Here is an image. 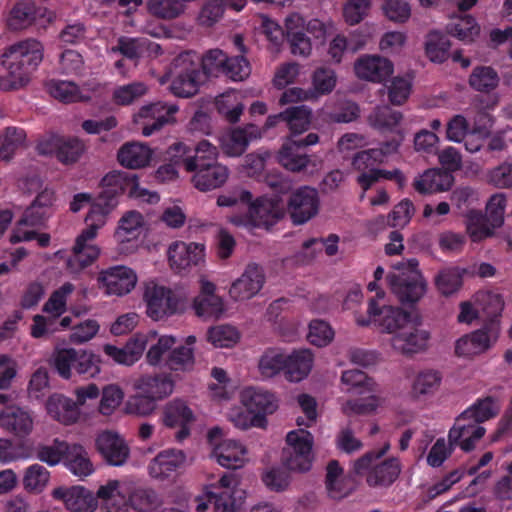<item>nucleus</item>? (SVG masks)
<instances>
[{"label": "nucleus", "instance_id": "obj_1", "mask_svg": "<svg viewBox=\"0 0 512 512\" xmlns=\"http://www.w3.org/2000/svg\"><path fill=\"white\" fill-rule=\"evenodd\" d=\"M43 59V46L36 39L11 45L2 55L1 63L7 75L0 78V88L12 90L26 85L29 75Z\"/></svg>", "mask_w": 512, "mask_h": 512}, {"label": "nucleus", "instance_id": "obj_2", "mask_svg": "<svg viewBox=\"0 0 512 512\" xmlns=\"http://www.w3.org/2000/svg\"><path fill=\"white\" fill-rule=\"evenodd\" d=\"M218 149L206 140L200 141L194 148V156L183 159V167L193 172L192 183L199 191H210L225 184L229 170L218 161Z\"/></svg>", "mask_w": 512, "mask_h": 512}, {"label": "nucleus", "instance_id": "obj_3", "mask_svg": "<svg viewBox=\"0 0 512 512\" xmlns=\"http://www.w3.org/2000/svg\"><path fill=\"white\" fill-rule=\"evenodd\" d=\"M386 443L378 452H367L353 463V473L356 476H366V482L370 487H389L399 477L401 464L397 458H389L377 462L389 449Z\"/></svg>", "mask_w": 512, "mask_h": 512}, {"label": "nucleus", "instance_id": "obj_4", "mask_svg": "<svg viewBox=\"0 0 512 512\" xmlns=\"http://www.w3.org/2000/svg\"><path fill=\"white\" fill-rule=\"evenodd\" d=\"M397 272L386 277L392 293L401 303L417 302L426 292V282L418 270V261L409 259L394 266Z\"/></svg>", "mask_w": 512, "mask_h": 512}, {"label": "nucleus", "instance_id": "obj_5", "mask_svg": "<svg viewBox=\"0 0 512 512\" xmlns=\"http://www.w3.org/2000/svg\"><path fill=\"white\" fill-rule=\"evenodd\" d=\"M199 57L193 52H183L171 63L174 75L170 91L177 97L189 98L196 95L200 85Z\"/></svg>", "mask_w": 512, "mask_h": 512}, {"label": "nucleus", "instance_id": "obj_6", "mask_svg": "<svg viewBox=\"0 0 512 512\" xmlns=\"http://www.w3.org/2000/svg\"><path fill=\"white\" fill-rule=\"evenodd\" d=\"M143 299L146 304V314L155 321L179 312L183 302L181 295L154 282L146 284Z\"/></svg>", "mask_w": 512, "mask_h": 512}, {"label": "nucleus", "instance_id": "obj_7", "mask_svg": "<svg viewBox=\"0 0 512 512\" xmlns=\"http://www.w3.org/2000/svg\"><path fill=\"white\" fill-rule=\"evenodd\" d=\"M76 400L72 401L62 396H53L47 402V408L50 413H54V417L66 424L73 423L77 420L79 412L78 406H83L87 400H93L100 395L99 387L90 383L85 386L77 387L74 391Z\"/></svg>", "mask_w": 512, "mask_h": 512}, {"label": "nucleus", "instance_id": "obj_8", "mask_svg": "<svg viewBox=\"0 0 512 512\" xmlns=\"http://www.w3.org/2000/svg\"><path fill=\"white\" fill-rule=\"evenodd\" d=\"M86 225L76 238L73 253L66 261L67 270L72 274H78L90 266L100 254L99 247L93 243L100 227H94L92 223Z\"/></svg>", "mask_w": 512, "mask_h": 512}, {"label": "nucleus", "instance_id": "obj_9", "mask_svg": "<svg viewBox=\"0 0 512 512\" xmlns=\"http://www.w3.org/2000/svg\"><path fill=\"white\" fill-rule=\"evenodd\" d=\"M95 448L103 460L112 466H123L130 457L128 443L113 430L101 431L95 438Z\"/></svg>", "mask_w": 512, "mask_h": 512}, {"label": "nucleus", "instance_id": "obj_10", "mask_svg": "<svg viewBox=\"0 0 512 512\" xmlns=\"http://www.w3.org/2000/svg\"><path fill=\"white\" fill-rule=\"evenodd\" d=\"M178 110L176 105L163 104L161 102L152 103L143 106L134 116V122L137 124L144 136H150L161 130L164 125L172 121V115Z\"/></svg>", "mask_w": 512, "mask_h": 512}, {"label": "nucleus", "instance_id": "obj_11", "mask_svg": "<svg viewBox=\"0 0 512 512\" xmlns=\"http://www.w3.org/2000/svg\"><path fill=\"white\" fill-rule=\"evenodd\" d=\"M287 208L294 224L307 222L318 213L317 190L309 186L300 187L290 195Z\"/></svg>", "mask_w": 512, "mask_h": 512}, {"label": "nucleus", "instance_id": "obj_12", "mask_svg": "<svg viewBox=\"0 0 512 512\" xmlns=\"http://www.w3.org/2000/svg\"><path fill=\"white\" fill-rule=\"evenodd\" d=\"M263 267L256 263L248 264L243 273L229 289L230 297L235 301H246L256 296L265 283Z\"/></svg>", "mask_w": 512, "mask_h": 512}, {"label": "nucleus", "instance_id": "obj_13", "mask_svg": "<svg viewBox=\"0 0 512 512\" xmlns=\"http://www.w3.org/2000/svg\"><path fill=\"white\" fill-rule=\"evenodd\" d=\"M97 280L106 294L123 296L134 289L137 275L126 266H114L101 271Z\"/></svg>", "mask_w": 512, "mask_h": 512}, {"label": "nucleus", "instance_id": "obj_14", "mask_svg": "<svg viewBox=\"0 0 512 512\" xmlns=\"http://www.w3.org/2000/svg\"><path fill=\"white\" fill-rule=\"evenodd\" d=\"M204 245L194 242L177 241L170 245L168 257L170 266L177 272L190 271L204 262Z\"/></svg>", "mask_w": 512, "mask_h": 512}, {"label": "nucleus", "instance_id": "obj_15", "mask_svg": "<svg viewBox=\"0 0 512 512\" xmlns=\"http://www.w3.org/2000/svg\"><path fill=\"white\" fill-rule=\"evenodd\" d=\"M429 333L418 327L415 322L402 327L395 336H392L390 343L392 348L405 356H412L424 351L428 346Z\"/></svg>", "mask_w": 512, "mask_h": 512}, {"label": "nucleus", "instance_id": "obj_16", "mask_svg": "<svg viewBox=\"0 0 512 512\" xmlns=\"http://www.w3.org/2000/svg\"><path fill=\"white\" fill-rule=\"evenodd\" d=\"M353 471L346 475L337 460H331L326 466L325 492L329 499L340 501L348 497L355 489Z\"/></svg>", "mask_w": 512, "mask_h": 512}, {"label": "nucleus", "instance_id": "obj_17", "mask_svg": "<svg viewBox=\"0 0 512 512\" xmlns=\"http://www.w3.org/2000/svg\"><path fill=\"white\" fill-rule=\"evenodd\" d=\"M262 133L258 126L247 124L244 127L230 129L224 132L220 138V148L223 153L230 157L242 155L249 143L261 138Z\"/></svg>", "mask_w": 512, "mask_h": 512}, {"label": "nucleus", "instance_id": "obj_18", "mask_svg": "<svg viewBox=\"0 0 512 512\" xmlns=\"http://www.w3.org/2000/svg\"><path fill=\"white\" fill-rule=\"evenodd\" d=\"M461 413L448 434L450 446H460L465 452L475 448V442L483 437L485 428Z\"/></svg>", "mask_w": 512, "mask_h": 512}, {"label": "nucleus", "instance_id": "obj_19", "mask_svg": "<svg viewBox=\"0 0 512 512\" xmlns=\"http://www.w3.org/2000/svg\"><path fill=\"white\" fill-rule=\"evenodd\" d=\"M44 18L46 22H52L55 14L46 8L37 7L33 1L23 0L12 8L7 24L12 30H22Z\"/></svg>", "mask_w": 512, "mask_h": 512}, {"label": "nucleus", "instance_id": "obj_20", "mask_svg": "<svg viewBox=\"0 0 512 512\" xmlns=\"http://www.w3.org/2000/svg\"><path fill=\"white\" fill-rule=\"evenodd\" d=\"M85 146L83 142L76 138H63L52 136L47 141L41 142L37 146V150L42 155L56 153L58 160L64 164L76 162Z\"/></svg>", "mask_w": 512, "mask_h": 512}, {"label": "nucleus", "instance_id": "obj_21", "mask_svg": "<svg viewBox=\"0 0 512 512\" xmlns=\"http://www.w3.org/2000/svg\"><path fill=\"white\" fill-rule=\"evenodd\" d=\"M52 495L55 499L63 501L71 512H94L98 506L93 492L83 486L58 487L53 490Z\"/></svg>", "mask_w": 512, "mask_h": 512}, {"label": "nucleus", "instance_id": "obj_22", "mask_svg": "<svg viewBox=\"0 0 512 512\" xmlns=\"http://www.w3.org/2000/svg\"><path fill=\"white\" fill-rule=\"evenodd\" d=\"M163 421L168 427H179L175 438L183 441L190 435V425L195 421V416L183 400L175 399L165 405Z\"/></svg>", "mask_w": 512, "mask_h": 512}, {"label": "nucleus", "instance_id": "obj_23", "mask_svg": "<svg viewBox=\"0 0 512 512\" xmlns=\"http://www.w3.org/2000/svg\"><path fill=\"white\" fill-rule=\"evenodd\" d=\"M354 71L359 79L380 83L393 73V64L381 56L364 55L355 61Z\"/></svg>", "mask_w": 512, "mask_h": 512}, {"label": "nucleus", "instance_id": "obj_24", "mask_svg": "<svg viewBox=\"0 0 512 512\" xmlns=\"http://www.w3.org/2000/svg\"><path fill=\"white\" fill-rule=\"evenodd\" d=\"M368 312L370 315H380L379 325L392 336H395L398 331L402 330V327L412 322L411 315L408 312L393 306H384L379 309L374 299H371L369 303Z\"/></svg>", "mask_w": 512, "mask_h": 512}, {"label": "nucleus", "instance_id": "obj_25", "mask_svg": "<svg viewBox=\"0 0 512 512\" xmlns=\"http://www.w3.org/2000/svg\"><path fill=\"white\" fill-rule=\"evenodd\" d=\"M276 159L282 167L294 173L304 171L311 162L309 155L302 151L291 136L284 140L276 154Z\"/></svg>", "mask_w": 512, "mask_h": 512}, {"label": "nucleus", "instance_id": "obj_26", "mask_svg": "<svg viewBox=\"0 0 512 512\" xmlns=\"http://www.w3.org/2000/svg\"><path fill=\"white\" fill-rule=\"evenodd\" d=\"M247 449L239 442L224 439L215 444L212 455L216 461L227 469L242 468L246 462Z\"/></svg>", "mask_w": 512, "mask_h": 512}, {"label": "nucleus", "instance_id": "obj_27", "mask_svg": "<svg viewBox=\"0 0 512 512\" xmlns=\"http://www.w3.org/2000/svg\"><path fill=\"white\" fill-rule=\"evenodd\" d=\"M101 184L107 191L114 192L116 195L119 192L128 191L130 196L141 198L146 194V191L139 187L138 177L136 174L126 171H111L107 173Z\"/></svg>", "mask_w": 512, "mask_h": 512}, {"label": "nucleus", "instance_id": "obj_28", "mask_svg": "<svg viewBox=\"0 0 512 512\" xmlns=\"http://www.w3.org/2000/svg\"><path fill=\"white\" fill-rule=\"evenodd\" d=\"M186 462V455L182 450H165L160 452L149 465V474L156 479H165L171 476Z\"/></svg>", "mask_w": 512, "mask_h": 512}, {"label": "nucleus", "instance_id": "obj_29", "mask_svg": "<svg viewBox=\"0 0 512 512\" xmlns=\"http://www.w3.org/2000/svg\"><path fill=\"white\" fill-rule=\"evenodd\" d=\"M133 386L156 401L169 396L173 391V382L165 374L142 375L134 380Z\"/></svg>", "mask_w": 512, "mask_h": 512}, {"label": "nucleus", "instance_id": "obj_30", "mask_svg": "<svg viewBox=\"0 0 512 512\" xmlns=\"http://www.w3.org/2000/svg\"><path fill=\"white\" fill-rule=\"evenodd\" d=\"M241 402L258 417L260 414H272L278 407L271 392L255 387H247L241 392Z\"/></svg>", "mask_w": 512, "mask_h": 512}, {"label": "nucleus", "instance_id": "obj_31", "mask_svg": "<svg viewBox=\"0 0 512 512\" xmlns=\"http://www.w3.org/2000/svg\"><path fill=\"white\" fill-rule=\"evenodd\" d=\"M453 182L454 177L450 172L441 169H430L415 179L413 186L421 194H433L449 190Z\"/></svg>", "mask_w": 512, "mask_h": 512}, {"label": "nucleus", "instance_id": "obj_32", "mask_svg": "<svg viewBox=\"0 0 512 512\" xmlns=\"http://www.w3.org/2000/svg\"><path fill=\"white\" fill-rule=\"evenodd\" d=\"M0 426L16 435H28L33 429V420L28 412L9 406L0 412Z\"/></svg>", "mask_w": 512, "mask_h": 512}, {"label": "nucleus", "instance_id": "obj_33", "mask_svg": "<svg viewBox=\"0 0 512 512\" xmlns=\"http://www.w3.org/2000/svg\"><path fill=\"white\" fill-rule=\"evenodd\" d=\"M248 222L254 227H266L273 225L280 217V209L277 202L271 199H258L249 206Z\"/></svg>", "mask_w": 512, "mask_h": 512}, {"label": "nucleus", "instance_id": "obj_34", "mask_svg": "<svg viewBox=\"0 0 512 512\" xmlns=\"http://www.w3.org/2000/svg\"><path fill=\"white\" fill-rule=\"evenodd\" d=\"M152 156L151 149L138 142L124 144L118 151L119 163L129 169H138L149 164Z\"/></svg>", "mask_w": 512, "mask_h": 512}, {"label": "nucleus", "instance_id": "obj_35", "mask_svg": "<svg viewBox=\"0 0 512 512\" xmlns=\"http://www.w3.org/2000/svg\"><path fill=\"white\" fill-rule=\"evenodd\" d=\"M286 357L284 372L289 381L299 382L311 371L313 355L309 350H295L291 354L286 353Z\"/></svg>", "mask_w": 512, "mask_h": 512}, {"label": "nucleus", "instance_id": "obj_36", "mask_svg": "<svg viewBox=\"0 0 512 512\" xmlns=\"http://www.w3.org/2000/svg\"><path fill=\"white\" fill-rule=\"evenodd\" d=\"M278 117H282V122L286 123L291 136H293L302 134L310 128L313 113L308 106L299 105L278 113Z\"/></svg>", "mask_w": 512, "mask_h": 512}, {"label": "nucleus", "instance_id": "obj_37", "mask_svg": "<svg viewBox=\"0 0 512 512\" xmlns=\"http://www.w3.org/2000/svg\"><path fill=\"white\" fill-rule=\"evenodd\" d=\"M286 352L278 347H270L263 351L258 359V372L265 379H271L284 371Z\"/></svg>", "mask_w": 512, "mask_h": 512}, {"label": "nucleus", "instance_id": "obj_38", "mask_svg": "<svg viewBox=\"0 0 512 512\" xmlns=\"http://www.w3.org/2000/svg\"><path fill=\"white\" fill-rule=\"evenodd\" d=\"M64 459L67 468L77 477H87L94 471L88 452L80 444H69Z\"/></svg>", "mask_w": 512, "mask_h": 512}, {"label": "nucleus", "instance_id": "obj_39", "mask_svg": "<svg viewBox=\"0 0 512 512\" xmlns=\"http://www.w3.org/2000/svg\"><path fill=\"white\" fill-rule=\"evenodd\" d=\"M117 204V195L114 192L104 190L92 203L85 222L94 224V227L104 226L107 215Z\"/></svg>", "mask_w": 512, "mask_h": 512}, {"label": "nucleus", "instance_id": "obj_40", "mask_svg": "<svg viewBox=\"0 0 512 512\" xmlns=\"http://www.w3.org/2000/svg\"><path fill=\"white\" fill-rule=\"evenodd\" d=\"M490 347V337L483 330L465 335L456 342L458 356L472 357L485 352Z\"/></svg>", "mask_w": 512, "mask_h": 512}, {"label": "nucleus", "instance_id": "obj_41", "mask_svg": "<svg viewBox=\"0 0 512 512\" xmlns=\"http://www.w3.org/2000/svg\"><path fill=\"white\" fill-rule=\"evenodd\" d=\"M145 49L155 54L161 53V47L158 44L138 38L121 37L118 39L117 46L112 47L113 52L118 51L129 59L139 58Z\"/></svg>", "mask_w": 512, "mask_h": 512}, {"label": "nucleus", "instance_id": "obj_42", "mask_svg": "<svg viewBox=\"0 0 512 512\" xmlns=\"http://www.w3.org/2000/svg\"><path fill=\"white\" fill-rule=\"evenodd\" d=\"M26 133L19 127H7L0 135V162H9L16 150L24 145Z\"/></svg>", "mask_w": 512, "mask_h": 512}, {"label": "nucleus", "instance_id": "obj_43", "mask_svg": "<svg viewBox=\"0 0 512 512\" xmlns=\"http://www.w3.org/2000/svg\"><path fill=\"white\" fill-rule=\"evenodd\" d=\"M146 9L156 18L172 20L185 12L186 5L181 0H146Z\"/></svg>", "mask_w": 512, "mask_h": 512}, {"label": "nucleus", "instance_id": "obj_44", "mask_svg": "<svg viewBox=\"0 0 512 512\" xmlns=\"http://www.w3.org/2000/svg\"><path fill=\"white\" fill-rule=\"evenodd\" d=\"M403 115L388 106L376 107L367 117L370 126L378 130H392L402 121Z\"/></svg>", "mask_w": 512, "mask_h": 512}, {"label": "nucleus", "instance_id": "obj_45", "mask_svg": "<svg viewBox=\"0 0 512 512\" xmlns=\"http://www.w3.org/2000/svg\"><path fill=\"white\" fill-rule=\"evenodd\" d=\"M491 224L481 212L470 210L466 216V231L473 242H479L493 235Z\"/></svg>", "mask_w": 512, "mask_h": 512}, {"label": "nucleus", "instance_id": "obj_46", "mask_svg": "<svg viewBox=\"0 0 512 512\" xmlns=\"http://www.w3.org/2000/svg\"><path fill=\"white\" fill-rule=\"evenodd\" d=\"M216 108L228 122L236 123L244 110L243 104L239 100V94L229 91L216 99Z\"/></svg>", "mask_w": 512, "mask_h": 512}, {"label": "nucleus", "instance_id": "obj_47", "mask_svg": "<svg viewBox=\"0 0 512 512\" xmlns=\"http://www.w3.org/2000/svg\"><path fill=\"white\" fill-rule=\"evenodd\" d=\"M441 374L435 370L420 371L412 383V394L422 397L435 393L441 384Z\"/></svg>", "mask_w": 512, "mask_h": 512}, {"label": "nucleus", "instance_id": "obj_48", "mask_svg": "<svg viewBox=\"0 0 512 512\" xmlns=\"http://www.w3.org/2000/svg\"><path fill=\"white\" fill-rule=\"evenodd\" d=\"M69 443L54 439L51 444H38L35 447L36 458L48 464L55 466L65 458Z\"/></svg>", "mask_w": 512, "mask_h": 512}, {"label": "nucleus", "instance_id": "obj_49", "mask_svg": "<svg viewBox=\"0 0 512 512\" xmlns=\"http://www.w3.org/2000/svg\"><path fill=\"white\" fill-rule=\"evenodd\" d=\"M50 472L40 464H33L24 471L22 483L26 491L40 493L47 486Z\"/></svg>", "mask_w": 512, "mask_h": 512}, {"label": "nucleus", "instance_id": "obj_50", "mask_svg": "<svg viewBox=\"0 0 512 512\" xmlns=\"http://www.w3.org/2000/svg\"><path fill=\"white\" fill-rule=\"evenodd\" d=\"M435 285L440 294L450 296L462 286V271L458 267L444 268L435 277Z\"/></svg>", "mask_w": 512, "mask_h": 512}, {"label": "nucleus", "instance_id": "obj_51", "mask_svg": "<svg viewBox=\"0 0 512 512\" xmlns=\"http://www.w3.org/2000/svg\"><path fill=\"white\" fill-rule=\"evenodd\" d=\"M339 241V237L335 234L329 235L326 239H310L303 243L304 251L301 253L303 262L312 261L317 251H321L323 248L328 256H333L338 251L337 243Z\"/></svg>", "mask_w": 512, "mask_h": 512}, {"label": "nucleus", "instance_id": "obj_52", "mask_svg": "<svg viewBox=\"0 0 512 512\" xmlns=\"http://www.w3.org/2000/svg\"><path fill=\"white\" fill-rule=\"evenodd\" d=\"M193 307L196 315L204 320H217L224 312V304L219 296L196 297Z\"/></svg>", "mask_w": 512, "mask_h": 512}, {"label": "nucleus", "instance_id": "obj_53", "mask_svg": "<svg viewBox=\"0 0 512 512\" xmlns=\"http://www.w3.org/2000/svg\"><path fill=\"white\" fill-rule=\"evenodd\" d=\"M500 411V407L495 398L488 396L478 400L473 406L466 409L464 416L469 417L474 422L482 423L495 417Z\"/></svg>", "mask_w": 512, "mask_h": 512}, {"label": "nucleus", "instance_id": "obj_54", "mask_svg": "<svg viewBox=\"0 0 512 512\" xmlns=\"http://www.w3.org/2000/svg\"><path fill=\"white\" fill-rule=\"evenodd\" d=\"M227 6V0L206 1L197 16L198 24L206 28L214 26L223 18Z\"/></svg>", "mask_w": 512, "mask_h": 512}, {"label": "nucleus", "instance_id": "obj_55", "mask_svg": "<svg viewBox=\"0 0 512 512\" xmlns=\"http://www.w3.org/2000/svg\"><path fill=\"white\" fill-rule=\"evenodd\" d=\"M143 225V217L137 211H127L119 220L116 237L120 242L130 241L136 237L137 231Z\"/></svg>", "mask_w": 512, "mask_h": 512}, {"label": "nucleus", "instance_id": "obj_56", "mask_svg": "<svg viewBox=\"0 0 512 512\" xmlns=\"http://www.w3.org/2000/svg\"><path fill=\"white\" fill-rule=\"evenodd\" d=\"M469 83L477 91L489 92L498 86L499 76L491 67H476L469 77Z\"/></svg>", "mask_w": 512, "mask_h": 512}, {"label": "nucleus", "instance_id": "obj_57", "mask_svg": "<svg viewBox=\"0 0 512 512\" xmlns=\"http://www.w3.org/2000/svg\"><path fill=\"white\" fill-rule=\"evenodd\" d=\"M48 90L52 97L64 103L84 100L79 87L71 81H50Z\"/></svg>", "mask_w": 512, "mask_h": 512}, {"label": "nucleus", "instance_id": "obj_58", "mask_svg": "<svg viewBox=\"0 0 512 512\" xmlns=\"http://www.w3.org/2000/svg\"><path fill=\"white\" fill-rule=\"evenodd\" d=\"M450 41L438 32L428 35L426 42V54L433 62L442 63L449 57Z\"/></svg>", "mask_w": 512, "mask_h": 512}, {"label": "nucleus", "instance_id": "obj_59", "mask_svg": "<svg viewBox=\"0 0 512 512\" xmlns=\"http://www.w3.org/2000/svg\"><path fill=\"white\" fill-rule=\"evenodd\" d=\"M261 477L265 486L274 492L285 491L290 484V474L283 467H269L263 471Z\"/></svg>", "mask_w": 512, "mask_h": 512}, {"label": "nucleus", "instance_id": "obj_60", "mask_svg": "<svg viewBox=\"0 0 512 512\" xmlns=\"http://www.w3.org/2000/svg\"><path fill=\"white\" fill-rule=\"evenodd\" d=\"M78 350L74 348L58 349L53 353V364L58 374L64 379L72 377V368L75 369Z\"/></svg>", "mask_w": 512, "mask_h": 512}, {"label": "nucleus", "instance_id": "obj_61", "mask_svg": "<svg viewBox=\"0 0 512 512\" xmlns=\"http://www.w3.org/2000/svg\"><path fill=\"white\" fill-rule=\"evenodd\" d=\"M343 384L349 386V390H353L359 394L365 391H374L376 383L373 379L366 376L364 372L358 369L344 371L341 377Z\"/></svg>", "mask_w": 512, "mask_h": 512}, {"label": "nucleus", "instance_id": "obj_62", "mask_svg": "<svg viewBox=\"0 0 512 512\" xmlns=\"http://www.w3.org/2000/svg\"><path fill=\"white\" fill-rule=\"evenodd\" d=\"M372 0H346L343 6V17L347 24L356 25L369 14Z\"/></svg>", "mask_w": 512, "mask_h": 512}, {"label": "nucleus", "instance_id": "obj_63", "mask_svg": "<svg viewBox=\"0 0 512 512\" xmlns=\"http://www.w3.org/2000/svg\"><path fill=\"white\" fill-rule=\"evenodd\" d=\"M313 444V435L309 431L300 428L297 430L290 431L287 434L285 449H289L296 452H303L308 455H313Z\"/></svg>", "mask_w": 512, "mask_h": 512}, {"label": "nucleus", "instance_id": "obj_64", "mask_svg": "<svg viewBox=\"0 0 512 512\" xmlns=\"http://www.w3.org/2000/svg\"><path fill=\"white\" fill-rule=\"evenodd\" d=\"M131 506L139 512H151L160 504L157 494L151 489H136L129 497Z\"/></svg>", "mask_w": 512, "mask_h": 512}]
</instances>
